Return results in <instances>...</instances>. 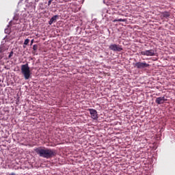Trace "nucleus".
Instances as JSON below:
<instances>
[{
    "mask_svg": "<svg viewBox=\"0 0 175 175\" xmlns=\"http://www.w3.org/2000/svg\"><path fill=\"white\" fill-rule=\"evenodd\" d=\"M51 1H53V0H51Z\"/></svg>",
    "mask_w": 175,
    "mask_h": 175,
    "instance_id": "nucleus-18",
    "label": "nucleus"
},
{
    "mask_svg": "<svg viewBox=\"0 0 175 175\" xmlns=\"http://www.w3.org/2000/svg\"><path fill=\"white\" fill-rule=\"evenodd\" d=\"M21 73L23 75L25 80H29L31 77V70L28 64H25L21 66Z\"/></svg>",
    "mask_w": 175,
    "mask_h": 175,
    "instance_id": "nucleus-2",
    "label": "nucleus"
},
{
    "mask_svg": "<svg viewBox=\"0 0 175 175\" xmlns=\"http://www.w3.org/2000/svg\"><path fill=\"white\" fill-rule=\"evenodd\" d=\"M134 66L135 68H137V69H146V68L150 66V64H147L146 62H138L134 64Z\"/></svg>",
    "mask_w": 175,
    "mask_h": 175,
    "instance_id": "nucleus-3",
    "label": "nucleus"
},
{
    "mask_svg": "<svg viewBox=\"0 0 175 175\" xmlns=\"http://www.w3.org/2000/svg\"><path fill=\"white\" fill-rule=\"evenodd\" d=\"M161 14L165 18H168V17H170V13L168 12H162Z\"/></svg>",
    "mask_w": 175,
    "mask_h": 175,
    "instance_id": "nucleus-9",
    "label": "nucleus"
},
{
    "mask_svg": "<svg viewBox=\"0 0 175 175\" xmlns=\"http://www.w3.org/2000/svg\"><path fill=\"white\" fill-rule=\"evenodd\" d=\"M12 57H13V51H11L10 53V55H8V58H12Z\"/></svg>",
    "mask_w": 175,
    "mask_h": 175,
    "instance_id": "nucleus-13",
    "label": "nucleus"
},
{
    "mask_svg": "<svg viewBox=\"0 0 175 175\" xmlns=\"http://www.w3.org/2000/svg\"><path fill=\"white\" fill-rule=\"evenodd\" d=\"M29 43V39L25 40L24 44L27 46Z\"/></svg>",
    "mask_w": 175,
    "mask_h": 175,
    "instance_id": "nucleus-12",
    "label": "nucleus"
},
{
    "mask_svg": "<svg viewBox=\"0 0 175 175\" xmlns=\"http://www.w3.org/2000/svg\"><path fill=\"white\" fill-rule=\"evenodd\" d=\"M117 21L122 22V23H125V21H126V19L120 18V19H114L113 20V23H117Z\"/></svg>",
    "mask_w": 175,
    "mask_h": 175,
    "instance_id": "nucleus-10",
    "label": "nucleus"
},
{
    "mask_svg": "<svg viewBox=\"0 0 175 175\" xmlns=\"http://www.w3.org/2000/svg\"><path fill=\"white\" fill-rule=\"evenodd\" d=\"M38 44H34L33 46V54H35V53H36V51H38Z\"/></svg>",
    "mask_w": 175,
    "mask_h": 175,
    "instance_id": "nucleus-11",
    "label": "nucleus"
},
{
    "mask_svg": "<svg viewBox=\"0 0 175 175\" xmlns=\"http://www.w3.org/2000/svg\"><path fill=\"white\" fill-rule=\"evenodd\" d=\"M88 111L90 113L91 118L93 120H98V111L94 109H89Z\"/></svg>",
    "mask_w": 175,
    "mask_h": 175,
    "instance_id": "nucleus-6",
    "label": "nucleus"
},
{
    "mask_svg": "<svg viewBox=\"0 0 175 175\" xmlns=\"http://www.w3.org/2000/svg\"><path fill=\"white\" fill-rule=\"evenodd\" d=\"M33 44V40H31V46H32Z\"/></svg>",
    "mask_w": 175,
    "mask_h": 175,
    "instance_id": "nucleus-15",
    "label": "nucleus"
},
{
    "mask_svg": "<svg viewBox=\"0 0 175 175\" xmlns=\"http://www.w3.org/2000/svg\"><path fill=\"white\" fill-rule=\"evenodd\" d=\"M35 152L36 154H38V155H39V157L46 158V159L53 158L57 155V152H55V150L42 147L36 148Z\"/></svg>",
    "mask_w": 175,
    "mask_h": 175,
    "instance_id": "nucleus-1",
    "label": "nucleus"
},
{
    "mask_svg": "<svg viewBox=\"0 0 175 175\" xmlns=\"http://www.w3.org/2000/svg\"><path fill=\"white\" fill-rule=\"evenodd\" d=\"M24 48H25V46H23Z\"/></svg>",
    "mask_w": 175,
    "mask_h": 175,
    "instance_id": "nucleus-17",
    "label": "nucleus"
},
{
    "mask_svg": "<svg viewBox=\"0 0 175 175\" xmlns=\"http://www.w3.org/2000/svg\"><path fill=\"white\" fill-rule=\"evenodd\" d=\"M166 100H167V99L166 98H165V96L157 97L155 100V103L157 105H163V103H165V102H166Z\"/></svg>",
    "mask_w": 175,
    "mask_h": 175,
    "instance_id": "nucleus-7",
    "label": "nucleus"
},
{
    "mask_svg": "<svg viewBox=\"0 0 175 175\" xmlns=\"http://www.w3.org/2000/svg\"><path fill=\"white\" fill-rule=\"evenodd\" d=\"M9 175H16V174L14 172H12L11 174H10Z\"/></svg>",
    "mask_w": 175,
    "mask_h": 175,
    "instance_id": "nucleus-16",
    "label": "nucleus"
},
{
    "mask_svg": "<svg viewBox=\"0 0 175 175\" xmlns=\"http://www.w3.org/2000/svg\"><path fill=\"white\" fill-rule=\"evenodd\" d=\"M109 49L112 51H122V47L121 45L117 44H112L109 46Z\"/></svg>",
    "mask_w": 175,
    "mask_h": 175,
    "instance_id": "nucleus-4",
    "label": "nucleus"
},
{
    "mask_svg": "<svg viewBox=\"0 0 175 175\" xmlns=\"http://www.w3.org/2000/svg\"><path fill=\"white\" fill-rule=\"evenodd\" d=\"M59 18V15H55L53 16L50 21H49V25H51L53 23H57V20H58Z\"/></svg>",
    "mask_w": 175,
    "mask_h": 175,
    "instance_id": "nucleus-8",
    "label": "nucleus"
},
{
    "mask_svg": "<svg viewBox=\"0 0 175 175\" xmlns=\"http://www.w3.org/2000/svg\"><path fill=\"white\" fill-rule=\"evenodd\" d=\"M52 2H53V1L49 0L48 2V6H50L51 5Z\"/></svg>",
    "mask_w": 175,
    "mask_h": 175,
    "instance_id": "nucleus-14",
    "label": "nucleus"
},
{
    "mask_svg": "<svg viewBox=\"0 0 175 175\" xmlns=\"http://www.w3.org/2000/svg\"><path fill=\"white\" fill-rule=\"evenodd\" d=\"M142 55H146L147 57H154L155 51L154 49L146 50L141 52Z\"/></svg>",
    "mask_w": 175,
    "mask_h": 175,
    "instance_id": "nucleus-5",
    "label": "nucleus"
}]
</instances>
